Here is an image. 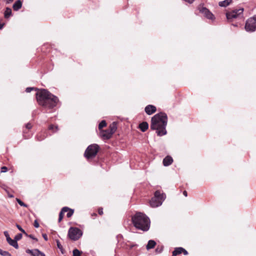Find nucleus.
I'll return each instance as SVG.
<instances>
[{
    "mask_svg": "<svg viewBox=\"0 0 256 256\" xmlns=\"http://www.w3.org/2000/svg\"><path fill=\"white\" fill-rule=\"evenodd\" d=\"M36 95L39 104L42 106L46 109L54 108L58 102V97L44 89L39 90Z\"/></svg>",
    "mask_w": 256,
    "mask_h": 256,
    "instance_id": "1",
    "label": "nucleus"
},
{
    "mask_svg": "<svg viewBox=\"0 0 256 256\" xmlns=\"http://www.w3.org/2000/svg\"><path fill=\"white\" fill-rule=\"evenodd\" d=\"M168 122V116L164 112H160L155 114L151 120L150 128L156 130L158 136H162L166 134V129Z\"/></svg>",
    "mask_w": 256,
    "mask_h": 256,
    "instance_id": "2",
    "label": "nucleus"
},
{
    "mask_svg": "<svg viewBox=\"0 0 256 256\" xmlns=\"http://www.w3.org/2000/svg\"><path fill=\"white\" fill-rule=\"evenodd\" d=\"M132 222L134 226L138 229L147 231L150 228V220L144 214L136 212L132 217Z\"/></svg>",
    "mask_w": 256,
    "mask_h": 256,
    "instance_id": "3",
    "label": "nucleus"
},
{
    "mask_svg": "<svg viewBox=\"0 0 256 256\" xmlns=\"http://www.w3.org/2000/svg\"><path fill=\"white\" fill-rule=\"evenodd\" d=\"M166 196L164 194H160V191L156 190L154 192V196L150 202V206L152 208H156L161 206Z\"/></svg>",
    "mask_w": 256,
    "mask_h": 256,
    "instance_id": "4",
    "label": "nucleus"
},
{
    "mask_svg": "<svg viewBox=\"0 0 256 256\" xmlns=\"http://www.w3.org/2000/svg\"><path fill=\"white\" fill-rule=\"evenodd\" d=\"M99 150V146L96 144L89 146L84 152V156L87 159L94 158L97 154Z\"/></svg>",
    "mask_w": 256,
    "mask_h": 256,
    "instance_id": "5",
    "label": "nucleus"
},
{
    "mask_svg": "<svg viewBox=\"0 0 256 256\" xmlns=\"http://www.w3.org/2000/svg\"><path fill=\"white\" fill-rule=\"evenodd\" d=\"M82 230L77 228L71 227L68 232V236L70 239L72 240H76L82 236Z\"/></svg>",
    "mask_w": 256,
    "mask_h": 256,
    "instance_id": "6",
    "label": "nucleus"
},
{
    "mask_svg": "<svg viewBox=\"0 0 256 256\" xmlns=\"http://www.w3.org/2000/svg\"><path fill=\"white\" fill-rule=\"evenodd\" d=\"M243 12V8L234 10L232 12H226V18L228 20L231 22L234 19L242 17Z\"/></svg>",
    "mask_w": 256,
    "mask_h": 256,
    "instance_id": "7",
    "label": "nucleus"
},
{
    "mask_svg": "<svg viewBox=\"0 0 256 256\" xmlns=\"http://www.w3.org/2000/svg\"><path fill=\"white\" fill-rule=\"evenodd\" d=\"M245 29L247 32H252L256 30V16L248 18L246 23Z\"/></svg>",
    "mask_w": 256,
    "mask_h": 256,
    "instance_id": "8",
    "label": "nucleus"
},
{
    "mask_svg": "<svg viewBox=\"0 0 256 256\" xmlns=\"http://www.w3.org/2000/svg\"><path fill=\"white\" fill-rule=\"evenodd\" d=\"M200 12L204 14L207 18L213 20L214 18V14L206 8L202 7L199 8Z\"/></svg>",
    "mask_w": 256,
    "mask_h": 256,
    "instance_id": "9",
    "label": "nucleus"
},
{
    "mask_svg": "<svg viewBox=\"0 0 256 256\" xmlns=\"http://www.w3.org/2000/svg\"><path fill=\"white\" fill-rule=\"evenodd\" d=\"M100 137L104 139V140H108L110 139L112 134L109 131V130H102L100 131Z\"/></svg>",
    "mask_w": 256,
    "mask_h": 256,
    "instance_id": "10",
    "label": "nucleus"
},
{
    "mask_svg": "<svg viewBox=\"0 0 256 256\" xmlns=\"http://www.w3.org/2000/svg\"><path fill=\"white\" fill-rule=\"evenodd\" d=\"M144 110L146 114L150 115L156 112V108L153 105L149 104L145 108Z\"/></svg>",
    "mask_w": 256,
    "mask_h": 256,
    "instance_id": "11",
    "label": "nucleus"
},
{
    "mask_svg": "<svg viewBox=\"0 0 256 256\" xmlns=\"http://www.w3.org/2000/svg\"><path fill=\"white\" fill-rule=\"evenodd\" d=\"M173 162L172 158L170 156H166L163 160V164L164 166H168L170 165Z\"/></svg>",
    "mask_w": 256,
    "mask_h": 256,
    "instance_id": "12",
    "label": "nucleus"
},
{
    "mask_svg": "<svg viewBox=\"0 0 256 256\" xmlns=\"http://www.w3.org/2000/svg\"><path fill=\"white\" fill-rule=\"evenodd\" d=\"M22 6V2L20 0H18L14 4L12 8L14 10H18Z\"/></svg>",
    "mask_w": 256,
    "mask_h": 256,
    "instance_id": "13",
    "label": "nucleus"
},
{
    "mask_svg": "<svg viewBox=\"0 0 256 256\" xmlns=\"http://www.w3.org/2000/svg\"><path fill=\"white\" fill-rule=\"evenodd\" d=\"M6 241L10 245L12 246L15 248L18 249V244L14 238L12 240L11 238H9Z\"/></svg>",
    "mask_w": 256,
    "mask_h": 256,
    "instance_id": "14",
    "label": "nucleus"
},
{
    "mask_svg": "<svg viewBox=\"0 0 256 256\" xmlns=\"http://www.w3.org/2000/svg\"><path fill=\"white\" fill-rule=\"evenodd\" d=\"M68 210V208L66 206L62 208L59 214V218L58 220V222H60L62 220L64 216V213L67 212Z\"/></svg>",
    "mask_w": 256,
    "mask_h": 256,
    "instance_id": "15",
    "label": "nucleus"
},
{
    "mask_svg": "<svg viewBox=\"0 0 256 256\" xmlns=\"http://www.w3.org/2000/svg\"><path fill=\"white\" fill-rule=\"evenodd\" d=\"M156 245V242L154 240H150L146 246V248L148 250L153 248Z\"/></svg>",
    "mask_w": 256,
    "mask_h": 256,
    "instance_id": "16",
    "label": "nucleus"
},
{
    "mask_svg": "<svg viewBox=\"0 0 256 256\" xmlns=\"http://www.w3.org/2000/svg\"><path fill=\"white\" fill-rule=\"evenodd\" d=\"M116 122H113L112 124L110 126L108 130L113 134L114 133L116 132Z\"/></svg>",
    "mask_w": 256,
    "mask_h": 256,
    "instance_id": "17",
    "label": "nucleus"
},
{
    "mask_svg": "<svg viewBox=\"0 0 256 256\" xmlns=\"http://www.w3.org/2000/svg\"><path fill=\"white\" fill-rule=\"evenodd\" d=\"M148 125L146 122H143L139 125L140 128L143 132H145L148 128Z\"/></svg>",
    "mask_w": 256,
    "mask_h": 256,
    "instance_id": "18",
    "label": "nucleus"
},
{
    "mask_svg": "<svg viewBox=\"0 0 256 256\" xmlns=\"http://www.w3.org/2000/svg\"><path fill=\"white\" fill-rule=\"evenodd\" d=\"M232 1V0H224L220 2L218 4L221 7H226L230 4Z\"/></svg>",
    "mask_w": 256,
    "mask_h": 256,
    "instance_id": "19",
    "label": "nucleus"
},
{
    "mask_svg": "<svg viewBox=\"0 0 256 256\" xmlns=\"http://www.w3.org/2000/svg\"><path fill=\"white\" fill-rule=\"evenodd\" d=\"M26 253L30 254L32 256H36V253L38 252V249L30 250L27 249L26 250Z\"/></svg>",
    "mask_w": 256,
    "mask_h": 256,
    "instance_id": "20",
    "label": "nucleus"
},
{
    "mask_svg": "<svg viewBox=\"0 0 256 256\" xmlns=\"http://www.w3.org/2000/svg\"><path fill=\"white\" fill-rule=\"evenodd\" d=\"M182 247L176 248L174 249V250L172 252V256H176L177 255L182 254Z\"/></svg>",
    "mask_w": 256,
    "mask_h": 256,
    "instance_id": "21",
    "label": "nucleus"
},
{
    "mask_svg": "<svg viewBox=\"0 0 256 256\" xmlns=\"http://www.w3.org/2000/svg\"><path fill=\"white\" fill-rule=\"evenodd\" d=\"M12 15V10L10 8H6L4 11V17L6 18H8Z\"/></svg>",
    "mask_w": 256,
    "mask_h": 256,
    "instance_id": "22",
    "label": "nucleus"
},
{
    "mask_svg": "<svg viewBox=\"0 0 256 256\" xmlns=\"http://www.w3.org/2000/svg\"><path fill=\"white\" fill-rule=\"evenodd\" d=\"M106 126V120H102L98 124V129L100 130H102V129Z\"/></svg>",
    "mask_w": 256,
    "mask_h": 256,
    "instance_id": "23",
    "label": "nucleus"
},
{
    "mask_svg": "<svg viewBox=\"0 0 256 256\" xmlns=\"http://www.w3.org/2000/svg\"><path fill=\"white\" fill-rule=\"evenodd\" d=\"M56 245H57L58 248L60 250L62 254H64V250L62 246L60 244V241L58 240H56Z\"/></svg>",
    "mask_w": 256,
    "mask_h": 256,
    "instance_id": "24",
    "label": "nucleus"
},
{
    "mask_svg": "<svg viewBox=\"0 0 256 256\" xmlns=\"http://www.w3.org/2000/svg\"><path fill=\"white\" fill-rule=\"evenodd\" d=\"M0 254L2 256H12V254L7 251L3 250L0 248Z\"/></svg>",
    "mask_w": 256,
    "mask_h": 256,
    "instance_id": "25",
    "label": "nucleus"
},
{
    "mask_svg": "<svg viewBox=\"0 0 256 256\" xmlns=\"http://www.w3.org/2000/svg\"><path fill=\"white\" fill-rule=\"evenodd\" d=\"M72 253V256H80L81 254V252L76 248L73 250Z\"/></svg>",
    "mask_w": 256,
    "mask_h": 256,
    "instance_id": "26",
    "label": "nucleus"
},
{
    "mask_svg": "<svg viewBox=\"0 0 256 256\" xmlns=\"http://www.w3.org/2000/svg\"><path fill=\"white\" fill-rule=\"evenodd\" d=\"M66 212H68V213L66 214L67 217L70 218L73 214L74 212V210L72 209L68 208V211Z\"/></svg>",
    "mask_w": 256,
    "mask_h": 256,
    "instance_id": "27",
    "label": "nucleus"
},
{
    "mask_svg": "<svg viewBox=\"0 0 256 256\" xmlns=\"http://www.w3.org/2000/svg\"><path fill=\"white\" fill-rule=\"evenodd\" d=\"M16 228L22 232L25 236H28V234L26 232V231L18 224H16Z\"/></svg>",
    "mask_w": 256,
    "mask_h": 256,
    "instance_id": "28",
    "label": "nucleus"
},
{
    "mask_svg": "<svg viewBox=\"0 0 256 256\" xmlns=\"http://www.w3.org/2000/svg\"><path fill=\"white\" fill-rule=\"evenodd\" d=\"M162 250H163V246H158L155 250L156 252L158 254L161 253L162 252Z\"/></svg>",
    "mask_w": 256,
    "mask_h": 256,
    "instance_id": "29",
    "label": "nucleus"
},
{
    "mask_svg": "<svg viewBox=\"0 0 256 256\" xmlns=\"http://www.w3.org/2000/svg\"><path fill=\"white\" fill-rule=\"evenodd\" d=\"M16 201L18 203L20 206L24 207H27V205L24 202H23L20 200L18 198H16Z\"/></svg>",
    "mask_w": 256,
    "mask_h": 256,
    "instance_id": "30",
    "label": "nucleus"
},
{
    "mask_svg": "<svg viewBox=\"0 0 256 256\" xmlns=\"http://www.w3.org/2000/svg\"><path fill=\"white\" fill-rule=\"evenodd\" d=\"M22 238V234H18L14 236L15 240L18 242V240H21Z\"/></svg>",
    "mask_w": 256,
    "mask_h": 256,
    "instance_id": "31",
    "label": "nucleus"
},
{
    "mask_svg": "<svg viewBox=\"0 0 256 256\" xmlns=\"http://www.w3.org/2000/svg\"><path fill=\"white\" fill-rule=\"evenodd\" d=\"M46 136H42V134H40L37 136V139L38 140H42Z\"/></svg>",
    "mask_w": 256,
    "mask_h": 256,
    "instance_id": "32",
    "label": "nucleus"
},
{
    "mask_svg": "<svg viewBox=\"0 0 256 256\" xmlns=\"http://www.w3.org/2000/svg\"><path fill=\"white\" fill-rule=\"evenodd\" d=\"M38 252L36 253V256H46L45 254L40 252L39 250H38Z\"/></svg>",
    "mask_w": 256,
    "mask_h": 256,
    "instance_id": "33",
    "label": "nucleus"
},
{
    "mask_svg": "<svg viewBox=\"0 0 256 256\" xmlns=\"http://www.w3.org/2000/svg\"><path fill=\"white\" fill-rule=\"evenodd\" d=\"M4 234L6 238V240H8V238H10L8 234V232L7 231H4Z\"/></svg>",
    "mask_w": 256,
    "mask_h": 256,
    "instance_id": "34",
    "label": "nucleus"
},
{
    "mask_svg": "<svg viewBox=\"0 0 256 256\" xmlns=\"http://www.w3.org/2000/svg\"><path fill=\"white\" fill-rule=\"evenodd\" d=\"M56 128V131L58 130V126H54V125L52 124H51L50 126H49V130H54V128Z\"/></svg>",
    "mask_w": 256,
    "mask_h": 256,
    "instance_id": "35",
    "label": "nucleus"
},
{
    "mask_svg": "<svg viewBox=\"0 0 256 256\" xmlns=\"http://www.w3.org/2000/svg\"><path fill=\"white\" fill-rule=\"evenodd\" d=\"M26 236L34 240H35L36 242H37L38 240L32 234H28V236Z\"/></svg>",
    "mask_w": 256,
    "mask_h": 256,
    "instance_id": "36",
    "label": "nucleus"
},
{
    "mask_svg": "<svg viewBox=\"0 0 256 256\" xmlns=\"http://www.w3.org/2000/svg\"><path fill=\"white\" fill-rule=\"evenodd\" d=\"M8 168L6 166H2L1 168V172H7Z\"/></svg>",
    "mask_w": 256,
    "mask_h": 256,
    "instance_id": "37",
    "label": "nucleus"
},
{
    "mask_svg": "<svg viewBox=\"0 0 256 256\" xmlns=\"http://www.w3.org/2000/svg\"><path fill=\"white\" fill-rule=\"evenodd\" d=\"M34 226L36 228L39 227V224L37 220H35L34 222Z\"/></svg>",
    "mask_w": 256,
    "mask_h": 256,
    "instance_id": "38",
    "label": "nucleus"
},
{
    "mask_svg": "<svg viewBox=\"0 0 256 256\" xmlns=\"http://www.w3.org/2000/svg\"><path fill=\"white\" fill-rule=\"evenodd\" d=\"M34 88H27L26 90V92H30Z\"/></svg>",
    "mask_w": 256,
    "mask_h": 256,
    "instance_id": "39",
    "label": "nucleus"
},
{
    "mask_svg": "<svg viewBox=\"0 0 256 256\" xmlns=\"http://www.w3.org/2000/svg\"><path fill=\"white\" fill-rule=\"evenodd\" d=\"M26 128L28 129H30L32 127V126L31 124L30 123H28L26 126Z\"/></svg>",
    "mask_w": 256,
    "mask_h": 256,
    "instance_id": "40",
    "label": "nucleus"
},
{
    "mask_svg": "<svg viewBox=\"0 0 256 256\" xmlns=\"http://www.w3.org/2000/svg\"><path fill=\"white\" fill-rule=\"evenodd\" d=\"M98 212L99 214L102 215L103 214V210L102 208H100L98 210Z\"/></svg>",
    "mask_w": 256,
    "mask_h": 256,
    "instance_id": "41",
    "label": "nucleus"
},
{
    "mask_svg": "<svg viewBox=\"0 0 256 256\" xmlns=\"http://www.w3.org/2000/svg\"><path fill=\"white\" fill-rule=\"evenodd\" d=\"M6 4H10L14 0H3Z\"/></svg>",
    "mask_w": 256,
    "mask_h": 256,
    "instance_id": "42",
    "label": "nucleus"
},
{
    "mask_svg": "<svg viewBox=\"0 0 256 256\" xmlns=\"http://www.w3.org/2000/svg\"><path fill=\"white\" fill-rule=\"evenodd\" d=\"M42 237L44 238V239L45 240H46V241L48 240V236L46 234H42Z\"/></svg>",
    "mask_w": 256,
    "mask_h": 256,
    "instance_id": "43",
    "label": "nucleus"
},
{
    "mask_svg": "<svg viewBox=\"0 0 256 256\" xmlns=\"http://www.w3.org/2000/svg\"><path fill=\"white\" fill-rule=\"evenodd\" d=\"M182 252H183L184 255H187L188 254V252L184 248H182Z\"/></svg>",
    "mask_w": 256,
    "mask_h": 256,
    "instance_id": "44",
    "label": "nucleus"
},
{
    "mask_svg": "<svg viewBox=\"0 0 256 256\" xmlns=\"http://www.w3.org/2000/svg\"><path fill=\"white\" fill-rule=\"evenodd\" d=\"M183 194H184V195L185 196H188L187 192H186V190L184 191V192H183Z\"/></svg>",
    "mask_w": 256,
    "mask_h": 256,
    "instance_id": "45",
    "label": "nucleus"
},
{
    "mask_svg": "<svg viewBox=\"0 0 256 256\" xmlns=\"http://www.w3.org/2000/svg\"><path fill=\"white\" fill-rule=\"evenodd\" d=\"M4 26V24H2L0 22V30L2 29Z\"/></svg>",
    "mask_w": 256,
    "mask_h": 256,
    "instance_id": "46",
    "label": "nucleus"
}]
</instances>
